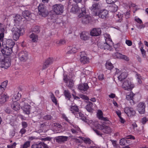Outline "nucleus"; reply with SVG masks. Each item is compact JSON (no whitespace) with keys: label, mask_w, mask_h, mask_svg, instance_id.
Here are the masks:
<instances>
[{"label":"nucleus","mask_w":148,"mask_h":148,"mask_svg":"<svg viewBox=\"0 0 148 148\" xmlns=\"http://www.w3.org/2000/svg\"><path fill=\"white\" fill-rule=\"evenodd\" d=\"M81 11V13L80 12L78 16L79 18H82V23L84 24L90 23L91 21V17L86 13L85 8L84 7L82 8Z\"/></svg>","instance_id":"obj_1"},{"label":"nucleus","mask_w":148,"mask_h":148,"mask_svg":"<svg viewBox=\"0 0 148 148\" xmlns=\"http://www.w3.org/2000/svg\"><path fill=\"white\" fill-rule=\"evenodd\" d=\"M39 15L44 17H46L49 14L48 11L46 7L42 4H40L38 7Z\"/></svg>","instance_id":"obj_2"},{"label":"nucleus","mask_w":148,"mask_h":148,"mask_svg":"<svg viewBox=\"0 0 148 148\" xmlns=\"http://www.w3.org/2000/svg\"><path fill=\"white\" fill-rule=\"evenodd\" d=\"M64 6L61 4L54 5L52 6V9L54 12L57 14H61L63 12Z\"/></svg>","instance_id":"obj_3"},{"label":"nucleus","mask_w":148,"mask_h":148,"mask_svg":"<svg viewBox=\"0 0 148 148\" xmlns=\"http://www.w3.org/2000/svg\"><path fill=\"white\" fill-rule=\"evenodd\" d=\"M18 56L19 60L21 62H26L29 58V54L27 51H22L18 54Z\"/></svg>","instance_id":"obj_4"},{"label":"nucleus","mask_w":148,"mask_h":148,"mask_svg":"<svg viewBox=\"0 0 148 148\" xmlns=\"http://www.w3.org/2000/svg\"><path fill=\"white\" fill-rule=\"evenodd\" d=\"M21 30L22 29L21 28H18L16 27H14L12 29L13 37L14 40L16 41L18 39Z\"/></svg>","instance_id":"obj_5"},{"label":"nucleus","mask_w":148,"mask_h":148,"mask_svg":"<svg viewBox=\"0 0 148 148\" xmlns=\"http://www.w3.org/2000/svg\"><path fill=\"white\" fill-rule=\"evenodd\" d=\"M134 86L132 84L130 81L125 80L123 83L122 87L124 90H131L134 87Z\"/></svg>","instance_id":"obj_6"},{"label":"nucleus","mask_w":148,"mask_h":148,"mask_svg":"<svg viewBox=\"0 0 148 148\" xmlns=\"http://www.w3.org/2000/svg\"><path fill=\"white\" fill-rule=\"evenodd\" d=\"M11 65L10 61L8 58L0 60V67L7 69Z\"/></svg>","instance_id":"obj_7"},{"label":"nucleus","mask_w":148,"mask_h":148,"mask_svg":"<svg viewBox=\"0 0 148 148\" xmlns=\"http://www.w3.org/2000/svg\"><path fill=\"white\" fill-rule=\"evenodd\" d=\"M108 14V12L107 10L104 9L100 10L99 13H95V15H98L100 18L105 19L106 18Z\"/></svg>","instance_id":"obj_8"},{"label":"nucleus","mask_w":148,"mask_h":148,"mask_svg":"<svg viewBox=\"0 0 148 148\" xmlns=\"http://www.w3.org/2000/svg\"><path fill=\"white\" fill-rule=\"evenodd\" d=\"M146 105L143 102L139 103L137 106V109L139 113L140 114H143L145 112Z\"/></svg>","instance_id":"obj_9"},{"label":"nucleus","mask_w":148,"mask_h":148,"mask_svg":"<svg viewBox=\"0 0 148 148\" xmlns=\"http://www.w3.org/2000/svg\"><path fill=\"white\" fill-rule=\"evenodd\" d=\"M124 111L128 116H134L136 114V111L133 108L128 107L125 108Z\"/></svg>","instance_id":"obj_10"},{"label":"nucleus","mask_w":148,"mask_h":148,"mask_svg":"<svg viewBox=\"0 0 148 148\" xmlns=\"http://www.w3.org/2000/svg\"><path fill=\"white\" fill-rule=\"evenodd\" d=\"M34 15L33 13L27 10H25L22 13V16L27 21H30L32 19V16Z\"/></svg>","instance_id":"obj_11"},{"label":"nucleus","mask_w":148,"mask_h":148,"mask_svg":"<svg viewBox=\"0 0 148 148\" xmlns=\"http://www.w3.org/2000/svg\"><path fill=\"white\" fill-rule=\"evenodd\" d=\"M68 137L64 136H57L55 137V140L56 142L57 143L61 144L64 143L66 141Z\"/></svg>","instance_id":"obj_12"},{"label":"nucleus","mask_w":148,"mask_h":148,"mask_svg":"<svg viewBox=\"0 0 148 148\" xmlns=\"http://www.w3.org/2000/svg\"><path fill=\"white\" fill-rule=\"evenodd\" d=\"M101 30L99 28H95L92 29L90 32V34L92 36H98L100 35Z\"/></svg>","instance_id":"obj_13"},{"label":"nucleus","mask_w":148,"mask_h":148,"mask_svg":"<svg viewBox=\"0 0 148 148\" xmlns=\"http://www.w3.org/2000/svg\"><path fill=\"white\" fill-rule=\"evenodd\" d=\"M3 48L2 49L1 51L3 54L7 56L9 55L12 53V48H7L4 46H3Z\"/></svg>","instance_id":"obj_14"},{"label":"nucleus","mask_w":148,"mask_h":148,"mask_svg":"<svg viewBox=\"0 0 148 148\" xmlns=\"http://www.w3.org/2000/svg\"><path fill=\"white\" fill-rule=\"evenodd\" d=\"M31 107V106L27 103H26L25 104L23 108V112L25 114H29L30 111Z\"/></svg>","instance_id":"obj_15"},{"label":"nucleus","mask_w":148,"mask_h":148,"mask_svg":"<svg viewBox=\"0 0 148 148\" xmlns=\"http://www.w3.org/2000/svg\"><path fill=\"white\" fill-rule=\"evenodd\" d=\"M5 46L7 48H12L15 45V43L13 40L11 39H8L6 41L5 43H4Z\"/></svg>","instance_id":"obj_16"},{"label":"nucleus","mask_w":148,"mask_h":148,"mask_svg":"<svg viewBox=\"0 0 148 148\" xmlns=\"http://www.w3.org/2000/svg\"><path fill=\"white\" fill-rule=\"evenodd\" d=\"M67 49L69 51L66 53L67 54L74 53L77 51V49L75 46H69Z\"/></svg>","instance_id":"obj_17"},{"label":"nucleus","mask_w":148,"mask_h":148,"mask_svg":"<svg viewBox=\"0 0 148 148\" xmlns=\"http://www.w3.org/2000/svg\"><path fill=\"white\" fill-rule=\"evenodd\" d=\"M119 4L118 2H116V3L112 4L109 7V10L110 12H115L117 11L118 9V5Z\"/></svg>","instance_id":"obj_18"},{"label":"nucleus","mask_w":148,"mask_h":148,"mask_svg":"<svg viewBox=\"0 0 148 148\" xmlns=\"http://www.w3.org/2000/svg\"><path fill=\"white\" fill-rule=\"evenodd\" d=\"M89 86L87 83L79 84L78 86V89L81 91H86L88 88Z\"/></svg>","instance_id":"obj_19"},{"label":"nucleus","mask_w":148,"mask_h":148,"mask_svg":"<svg viewBox=\"0 0 148 148\" xmlns=\"http://www.w3.org/2000/svg\"><path fill=\"white\" fill-rule=\"evenodd\" d=\"M70 110L72 113L74 114L75 116H76V115L77 114L78 112H79V110L78 106L75 105L71 106Z\"/></svg>","instance_id":"obj_20"},{"label":"nucleus","mask_w":148,"mask_h":148,"mask_svg":"<svg viewBox=\"0 0 148 148\" xmlns=\"http://www.w3.org/2000/svg\"><path fill=\"white\" fill-rule=\"evenodd\" d=\"M0 97V103L2 104L4 103L8 99V97L5 94L1 95Z\"/></svg>","instance_id":"obj_21"},{"label":"nucleus","mask_w":148,"mask_h":148,"mask_svg":"<svg viewBox=\"0 0 148 148\" xmlns=\"http://www.w3.org/2000/svg\"><path fill=\"white\" fill-rule=\"evenodd\" d=\"M11 107L14 110L16 111L19 110L20 108V104L16 102H14L13 103L11 104Z\"/></svg>","instance_id":"obj_22"},{"label":"nucleus","mask_w":148,"mask_h":148,"mask_svg":"<svg viewBox=\"0 0 148 148\" xmlns=\"http://www.w3.org/2000/svg\"><path fill=\"white\" fill-rule=\"evenodd\" d=\"M71 12L74 13H79L80 12L81 13V11L80 12L79 8L77 5L73 6L71 9Z\"/></svg>","instance_id":"obj_23"},{"label":"nucleus","mask_w":148,"mask_h":148,"mask_svg":"<svg viewBox=\"0 0 148 148\" xmlns=\"http://www.w3.org/2000/svg\"><path fill=\"white\" fill-rule=\"evenodd\" d=\"M21 95L19 92H16L14 94L12 98V100L14 102H16L21 98Z\"/></svg>","instance_id":"obj_24"},{"label":"nucleus","mask_w":148,"mask_h":148,"mask_svg":"<svg viewBox=\"0 0 148 148\" xmlns=\"http://www.w3.org/2000/svg\"><path fill=\"white\" fill-rule=\"evenodd\" d=\"M74 81L72 79H70L66 83L67 86L70 88H72L74 86Z\"/></svg>","instance_id":"obj_25"},{"label":"nucleus","mask_w":148,"mask_h":148,"mask_svg":"<svg viewBox=\"0 0 148 148\" xmlns=\"http://www.w3.org/2000/svg\"><path fill=\"white\" fill-rule=\"evenodd\" d=\"M80 61L81 63L83 64H87L89 62V58L86 56L81 57Z\"/></svg>","instance_id":"obj_26"},{"label":"nucleus","mask_w":148,"mask_h":148,"mask_svg":"<svg viewBox=\"0 0 148 148\" xmlns=\"http://www.w3.org/2000/svg\"><path fill=\"white\" fill-rule=\"evenodd\" d=\"M99 4L98 3H95L92 4L90 9L91 10L97 12V11L99 10Z\"/></svg>","instance_id":"obj_27"},{"label":"nucleus","mask_w":148,"mask_h":148,"mask_svg":"<svg viewBox=\"0 0 148 148\" xmlns=\"http://www.w3.org/2000/svg\"><path fill=\"white\" fill-rule=\"evenodd\" d=\"M54 42L56 44L57 46H59L65 44L66 41L64 39H61L60 40H55Z\"/></svg>","instance_id":"obj_28"},{"label":"nucleus","mask_w":148,"mask_h":148,"mask_svg":"<svg viewBox=\"0 0 148 148\" xmlns=\"http://www.w3.org/2000/svg\"><path fill=\"white\" fill-rule=\"evenodd\" d=\"M92 103L90 102H87V104L85 106L86 110L89 112H91L92 110Z\"/></svg>","instance_id":"obj_29"},{"label":"nucleus","mask_w":148,"mask_h":148,"mask_svg":"<svg viewBox=\"0 0 148 148\" xmlns=\"http://www.w3.org/2000/svg\"><path fill=\"white\" fill-rule=\"evenodd\" d=\"M127 77V74L125 72H123L118 77L119 80L121 81L124 80Z\"/></svg>","instance_id":"obj_30"},{"label":"nucleus","mask_w":148,"mask_h":148,"mask_svg":"<svg viewBox=\"0 0 148 148\" xmlns=\"http://www.w3.org/2000/svg\"><path fill=\"white\" fill-rule=\"evenodd\" d=\"M123 15L118 13L115 16L116 21L118 22H121L123 20Z\"/></svg>","instance_id":"obj_31"},{"label":"nucleus","mask_w":148,"mask_h":148,"mask_svg":"<svg viewBox=\"0 0 148 148\" xmlns=\"http://www.w3.org/2000/svg\"><path fill=\"white\" fill-rule=\"evenodd\" d=\"M79 138L86 144H90L92 142V140L89 138L82 137H79Z\"/></svg>","instance_id":"obj_32"},{"label":"nucleus","mask_w":148,"mask_h":148,"mask_svg":"<svg viewBox=\"0 0 148 148\" xmlns=\"http://www.w3.org/2000/svg\"><path fill=\"white\" fill-rule=\"evenodd\" d=\"M29 37L33 42H37L38 40V36L33 33L29 36Z\"/></svg>","instance_id":"obj_33"},{"label":"nucleus","mask_w":148,"mask_h":148,"mask_svg":"<svg viewBox=\"0 0 148 148\" xmlns=\"http://www.w3.org/2000/svg\"><path fill=\"white\" fill-rule=\"evenodd\" d=\"M106 68L109 70H111L113 68V64L109 61H107L106 64Z\"/></svg>","instance_id":"obj_34"},{"label":"nucleus","mask_w":148,"mask_h":148,"mask_svg":"<svg viewBox=\"0 0 148 148\" xmlns=\"http://www.w3.org/2000/svg\"><path fill=\"white\" fill-rule=\"evenodd\" d=\"M111 131L112 129L110 127L105 125L103 132L106 134H109L111 133Z\"/></svg>","instance_id":"obj_35"},{"label":"nucleus","mask_w":148,"mask_h":148,"mask_svg":"<svg viewBox=\"0 0 148 148\" xmlns=\"http://www.w3.org/2000/svg\"><path fill=\"white\" fill-rule=\"evenodd\" d=\"M110 45V44L106 43H101L100 48L101 49H108L109 48Z\"/></svg>","instance_id":"obj_36"},{"label":"nucleus","mask_w":148,"mask_h":148,"mask_svg":"<svg viewBox=\"0 0 148 148\" xmlns=\"http://www.w3.org/2000/svg\"><path fill=\"white\" fill-rule=\"evenodd\" d=\"M134 94L132 92H131L129 95L126 96V99L128 100H132Z\"/></svg>","instance_id":"obj_37"},{"label":"nucleus","mask_w":148,"mask_h":148,"mask_svg":"<svg viewBox=\"0 0 148 148\" xmlns=\"http://www.w3.org/2000/svg\"><path fill=\"white\" fill-rule=\"evenodd\" d=\"M81 38L84 40H87L89 38L88 37L86 34L85 33L82 32L80 35Z\"/></svg>","instance_id":"obj_38"},{"label":"nucleus","mask_w":148,"mask_h":148,"mask_svg":"<svg viewBox=\"0 0 148 148\" xmlns=\"http://www.w3.org/2000/svg\"><path fill=\"white\" fill-rule=\"evenodd\" d=\"M32 31L33 32L36 34H38L39 33L40 31L39 27L38 26L34 27L32 29Z\"/></svg>","instance_id":"obj_39"},{"label":"nucleus","mask_w":148,"mask_h":148,"mask_svg":"<svg viewBox=\"0 0 148 148\" xmlns=\"http://www.w3.org/2000/svg\"><path fill=\"white\" fill-rule=\"evenodd\" d=\"M42 145L41 143L34 144L31 146V148H41Z\"/></svg>","instance_id":"obj_40"},{"label":"nucleus","mask_w":148,"mask_h":148,"mask_svg":"<svg viewBox=\"0 0 148 148\" xmlns=\"http://www.w3.org/2000/svg\"><path fill=\"white\" fill-rule=\"evenodd\" d=\"M53 58H49L45 60V62H46L49 66L53 63Z\"/></svg>","instance_id":"obj_41"},{"label":"nucleus","mask_w":148,"mask_h":148,"mask_svg":"<svg viewBox=\"0 0 148 148\" xmlns=\"http://www.w3.org/2000/svg\"><path fill=\"white\" fill-rule=\"evenodd\" d=\"M64 94L65 97H67L69 100H70L71 95L68 90H65Z\"/></svg>","instance_id":"obj_42"},{"label":"nucleus","mask_w":148,"mask_h":148,"mask_svg":"<svg viewBox=\"0 0 148 148\" xmlns=\"http://www.w3.org/2000/svg\"><path fill=\"white\" fill-rule=\"evenodd\" d=\"M8 81L7 80H5L2 83H1L0 85L1 86V87H2V88H3L5 90L6 87L7 85L8 84Z\"/></svg>","instance_id":"obj_43"},{"label":"nucleus","mask_w":148,"mask_h":148,"mask_svg":"<svg viewBox=\"0 0 148 148\" xmlns=\"http://www.w3.org/2000/svg\"><path fill=\"white\" fill-rule=\"evenodd\" d=\"M30 142L28 141L25 142L23 145L22 148H27L30 146Z\"/></svg>","instance_id":"obj_44"},{"label":"nucleus","mask_w":148,"mask_h":148,"mask_svg":"<svg viewBox=\"0 0 148 148\" xmlns=\"http://www.w3.org/2000/svg\"><path fill=\"white\" fill-rule=\"evenodd\" d=\"M122 54L116 52L113 54V56L115 58H121Z\"/></svg>","instance_id":"obj_45"},{"label":"nucleus","mask_w":148,"mask_h":148,"mask_svg":"<svg viewBox=\"0 0 148 148\" xmlns=\"http://www.w3.org/2000/svg\"><path fill=\"white\" fill-rule=\"evenodd\" d=\"M114 47L116 51H119V48L120 47V45L119 43H117L114 44Z\"/></svg>","instance_id":"obj_46"},{"label":"nucleus","mask_w":148,"mask_h":148,"mask_svg":"<svg viewBox=\"0 0 148 148\" xmlns=\"http://www.w3.org/2000/svg\"><path fill=\"white\" fill-rule=\"evenodd\" d=\"M51 98L52 102L55 103L56 105L57 104V99L55 97L53 94H52L51 97Z\"/></svg>","instance_id":"obj_47"},{"label":"nucleus","mask_w":148,"mask_h":148,"mask_svg":"<svg viewBox=\"0 0 148 148\" xmlns=\"http://www.w3.org/2000/svg\"><path fill=\"white\" fill-rule=\"evenodd\" d=\"M77 129V130H76L75 129L72 128L71 129V130L73 134H77L81 131L80 128Z\"/></svg>","instance_id":"obj_48"},{"label":"nucleus","mask_w":148,"mask_h":148,"mask_svg":"<svg viewBox=\"0 0 148 148\" xmlns=\"http://www.w3.org/2000/svg\"><path fill=\"white\" fill-rule=\"evenodd\" d=\"M53 125L54 127H58L59 128H61L62 127V126L61 124L58 123H53Z\"/></svg>","instance_id":"obj_49"},{"label":"nucleus","mask_w":148,"mask_h":148,"mask_svg":"<svg viewBox=\"0 0 148 148\" xmlns=\"http://www.w3.org/2000/svg\"><path fill=\"white\" fill-rule=\"evenodd\" d=\"M97 116L99 119H100L103 116V112L101 110H99L98 111Z\"/></svg>","instance_id":"obj_50"},{"label":"nucleus","mask_w":148,"mask_h":148,"mask_svg":"<svg viewBox=\"0 0 148 148\" xmlns=\"http://www.w3.org/2000/svg\"><path fill=\"white\" fill-rule=\"evenodd\" d=\"M127 141L124 138L121 139L120 141V144L121 145H124Z\"/></svg>","instance_id":"obj_51"},{"label":"nucleus","mask_w":148,"mask_h":148,"mask_svg":"<svg viewBox=\"0 0 148 148\" xmlns=\"http://www.w3.org/2000/svg\"><path fill=\"white\" fill-rule=\"evenodd\" d=\"M5 28L3 25L0 22V32H5Z\"/></svg>","instance_id":"obj_52"},{"label":"nucleus","mask_w":148,"mask_h":148,"mask_svg":"<svg viewBox=\"0 0 148 148\" xmlns=\"http://www.w3.org/2000/svg\"><path fill=\"white\" fill-rule=\"evenodd\" d=\"M52 118V117L51 115H49L45 116L43 117V119L46 120H50Z\"/></svg>","instance_id":"obj_53"},{"label":"nucleus","mask_w":148,"mask_h":148,"mask_svg":"<svg viewBox=\"0 0 148 148\" xmlns=\"http://www.w3.org/2000/svg\"><path fill=\"white\" fill-rule=\"evenodd\" d=\"M121 58L124 60H125L127 61L129 60V58L128 57L122 54Z\"/></svg>","instance_id":"obj_54"},{"label":"nucleus","mask_w":148,"mask_h":148,"mask_svg":"<svg viewBox=\"0 0 148 148\" xmlns=\"http://www.w3.org/2000/svg\"><path fill=\"white\" fill-rule=\"evenodd\" d=\"M112 42L111 38L109 37L108 38H106V43L110 44V43Z\"/></svg>","instance_id":"obj_55"},{"label":"nucleus","mask_w":148,"mask_h":148,"mask_svg":"<svg viewBox=\"0 0 148 148\" xmlns=\"http://www.w3.org/2000/svg\"><path fill=\"white\" fill-rule=\"evenodd\" d=\"M21 123L23 128H26L27 127L28 124L27 122L25 121H23Z\"/></svg>","instance_id":"obj_56"},{"label":"nucleus","mask_w":148,"mask_h":148,"mask_svg":"<svg viewBox=\"0 0 148 148\" xmlns=\"http://www.w3.org/2000/svg\"><path fill=\"white\" fill-rule=\"evenodd\" d=\"M117 0H106V2L108 4H111L113 3L116 2Z\"/></svg>","instance_id":"obj_57"},{"label":"nucleus","mask_w":148,"mask_h":148,"mask_svg":"<svg viewBox=\"0 0 148 148\" xmlns=\"http://www.w3.org/2000/svg\"><path fill=\"white\" fill-rule=\"evenodd\" d=\"M49 65L45 62L43 64L42 67V69H46Z\"/></svg>","instance_id":"obj_58"},{"label":"nucleus","mask_w":148,"mask_h":148,"mask_svg":"<svg viewBox=\"0 0 148 148\" xmlns=\"http://www.w3.org/2000/svg\"><path fill=\"white\" fill-rule=\"evenodd\" d=\"M62 116L63 119H64L66 121L69 123L71 124V123L69 122V119L64 114H63L62 115Z\"/></svg>","instance_id":"obj_59"},{"label":"nucleus","mask_w":148,"mask_h":148,"mask_svg":"<svg viewBox=\"0 0 148 148\" xmlns=\"http://www.w3.org/2000/svg\"><path fill=\"white\" fill-rule=\"evenodd\" d=\"M147 121V118L145 117H144L142 119L141 122L143 123V124H144L146 123Z\"/></svg>","instance_id":"obj_60"},{"label":"nucleus","mask_w":148,"mask_h":148,"mask_svg":"<svg viewBox=\"0 0 148 148\" xmlns=\"http://www.w3.org/2000/svg\"><path fill=\"white\" fill-rule=\"evenodd\" d=\"M125 43L129 46H131L132 45V42L130 40H126Z\"/></svg>","instance_id":"obj_61"},{"label":"nucleus","mask_w":148,"mask_h":148,"mask_svg":"<svg viewBox=\"0 0 148 148\" xmlns=\"http://www.w3.org/2000/svg\"><path fill=\"white\" fill-rule=\"evenodd\" d=\"M105 126V125H99L98 126V128L101 130H103V132L104 127Z\"/></svg>","instance_id":"obj_62"},{"label":"nucleus","mask_w":148,"mask_h":148,"mask_svg":"<svg viewBox=\"0 0 148 148\" xmlns=\"http://www.w3.org/2000/svg\"><path fill=\"white\" fill-rule=\"evenodd\" d=\"M26 132V130L25 129V128H23L19 132L22 135L24 134Z\"/></svg>","instance_id":"obj_63"},{"label":"nucleus","mask_w":148,"mask_h":148,"mask_svg":"<svg viewBox=\"0 0 148 148\" xmlns=\"http://www.w3.org/2000/svg\"><path fill=\"white\" fill-rule=\"evenodd\" d=\"M63 80L66 83L69 80L66 75H64V76Z\"/></svg>","instance_id":"obj_64"}]
</instances>
